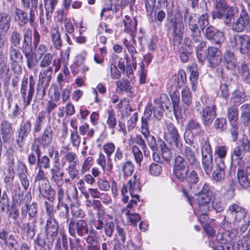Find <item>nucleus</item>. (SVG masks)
Instances as JSON below:
<instances>
[{"instance_id":"a878e982","label":"nucleus","mask_w":250,"mask_h":250,"mask_svg":"<svg viewBox=\"0 0 250 250\" xmlns=\"http://www.w3.org/2000/svg\"><path fill=\"white\" fill-rule=\"evenodd\" d=\"M229 5L227 3L226 0H215L214 2L215 9L212 13L213 19H222L224 13L229 8Z\"/></svg>"},{"instance_id":"ddd939ff","label":"nucleus","mask_w":250,"mask_h":250,"mask_svg":"<svg viewBox=\"0 0 250 250\" xmlns=\"http://www.w3.org/2000/svg\"><path fill=\"white\" fill-rule=\"evenodd\" d=\"M250 152V141L247 137L239 139L237 146L233 149L232 157L236 160H241L245 154Z\"/></svg>"},{"instance_id":"f8f14e48","label":"nucleus","mask_w":250,"mask_h":250,"mask_svg":"<svg viewBox=\"0 0 250 250\" xmlns=\"http://www.w3.org/2000/svg\"><path fill=\"white\" fill-rule=\"evenodd\" d=\"M37 189L39 191L40 194L43 197L46 198L50 202H53L54 201L56 192L52 188L48 180L39 181L35 183Z\"/></svg>"},{"instance_id":"37998d69","label":"nucleus","mask_w":250,"mask_h":250,"mask_svg":"<svg viewBox=\"0 0 250 250\" xmlns=\"http://www.w3.org/2000/svg\"><path fill=\"white\" fill-rule=\"evenodd\" d=\"M190 31V37L194 42H199L202 40L201 29L196 25L195 21L188 24Z\"/></svg>"},{"instance_id":"f257e3e1","label":"nucleus","mask_w":250,"mask_h":250,"mask_svg":"<svg viewBox=\"0 0 250 250\" xmlns=\"http://www.w3.org/2000/svg\"><path fill=\"white\" fill-rule=\"evenodd\" d=\"M227 220L229 218L232 220V222L234 227L240 229V231L244 232L248 229L250 224V212L238 204L233 203L229 205L227 210Z\"/></svg>"},{"instance_id":"6ab92c4d","label":"nucleus","mask_w":250,"mask_h":250,"mask_svg":"<svg viewBox=\"0 0 250 250\" xmlns=\"http://www.w3.org/2000/svg\"><path fill=\"white\" fill-rule=\"evenodd\" d=\"M189 165L188 161L183 156L178 155L175 157L173 172L176 178L184 174L189 168Z\"/></svg>"},{"instance_id":"393cba45","label":"nucleus","mask_w":250,"mask_h":250,"mask_svg":"<svg viewBox=\"0 0 250 250\" xmlns=\"http://www.w3.org/2000/svg\"><path fill=\"white\" fill-rule=\"evenodd\" d=\"M50 180L57 187L62 186L63 184V177L64 172L59 166L55 165L50 169Z\"/></svg>"},{"instance_id":"13d9d810","label":"nucleus","mask_w":250,"mask_h":250,"mask_svg":"<svg viewBox=\"0 0 250 250\" xmlns=\"http://www.w3.org/2000/svg\"><path fill=\"white\" fill-rule=\"evenodd\" d=\"M12 199L13 202L18 205H21L23 201V192L19 186L14 190Z\"/></svg>"},{"instance_id":"4c0bfd02","label":"nucleus","mask_w":250,"mask_h":250,"mask_svg":"<svg viewBox=\"0 0 250 250\" xmlns=\"http://www.w3.org/2000/svg\"><path fill=\"white\" fill-rule=\"evenodd\" d=\"M141 133L146 140L147 144L152 151L157 150V143L155 137L150 135V131L148 127L141 126Z\"/></svg>"},{"instance_id":"f3484780","label":"nucleus","mask_w":250,"mask_h":250,"mask_svg":"<svg viewBox=\"0 0 250 250\" xmlns=\"http://www.w3.org/2000/svg\"><path fill=\"white\" fill-rule=\"evenodd\" d=\"M239 185L244 188H250V167L239 166L237 170Z\"/></svg>"},{"instance_id":"412c9836","label":"nucleus","mask_w":250,"mask_h":250,"mask_svg":"<svg viewBox=\"0 0 250 250\" xmlns=\"http://www.w3.org/2000/svg\"><path fill=\"white\" fill-rule=\"evenodd\" d=\"M181 182H186L189 188L197 184L199 181V176L196 171L191 170L189 171V168L185 172L184 174L181 175L177 178Z\"/></svg>"},{"instance_id":"5701e85b","label":"nucleus","mask_w":250,"mask_h":250,"mask_svg":"<svg viewBox=\"0 0 250 250\" xmlns=\"http://www.w3.org/2000/svg\"><path fill=\"white\" fill-rule=\"evenodd\" d=\"M238 33H236L229 37L227 44L229 48H235L239 50L249 36L246 34Z\"/></svg>"},{"instance_id":"69168bd1","label":"nucleus","mask_w":250,"mask_h":250,"mask_svg":"<svg viewBox=\"0 0 250 250\" xmlns=\"http://www.w3.org/2000/svg\"><path fill=\"white\" fill-rule=\"evenodd\" d=\"M182 100L183 103L188 106H189L192 103V94L187 87L183 88L182 90Z\"/></svg>"},{"instance_id":"0eeeda50","label":"nucleus","mask_w":250,"mask_h":250,"mask_svg":"<svg viewBox=\"0 0 250 250\" xmlns=\"http://www.w3.org/2000/svg\"><path fill=\"white\" fill-rule=\"evenodd\" d=\"M89 230L87 222L83 219L76 221L71 220L68 224V232L70 235L76 238L77 235L79 237L85 236L88 233Z\"/></svg>"},{"instance_id":"a18cd8bd","label":"nucleus","mask_w":250,"mask_h":250,"mask_svg":"<svg viewBox=\"0 0 250 250\" xmlns=\"http://www.w3.org/2000/svg\"><path fill=\"white\" fill-rule=\"evenodd\" d=\"M58 3V0H44L45 15L47 20L51 19L55 7Z\"/></svg>"},{"instance_id":"6e6552de","label":"nucleus","mask_w":250,"mask_h":250,"mask_svg":"<svg viewBox=\"0 0 250 250\" xmlns=\"http://www.w3.org/2000/svg\"><path fill=\"white\" fill-rule=\"evenodd\" d=\"M29 8V16H28V14L26 12L19 8L16 7L15 9V14L16 17V20L20 27H23L28 22H29L31 25H32L34 22L36 10L33 9V8Z\"/></svg>"},{"instance_id":"1a4fd4ad","label":"nucleus","mask_w":250,"mask_h":250,"mask_svg":"<svg viewBox=\"0 0 250 250\" xmlns=\"http://www.w3.org/2000/svg\"><path fill=\"white\" fill-rule=\"evenodd\" d=\"M250 28V16L245 9L241 10L238 19L233 23L231 30L236 33H241Z\"/></svg>"},{"instance_id":"c85d7f7f","label":"nucleus","mask_w":250,"mask_h":250,"mask_svg":"<svg viewBox=\"0 0 250 250\" xmlns=\"http://www.w3.org/2000/svg\"><path fill=\"white\" fill-rule=\"evenodd\" d=\"M201 154L203 168L206 174L210 175L214 166L212 152L201 153Z\"/></svg>"},{"instance_id":"79ce46f5","label":"nucleus","mask_w":250,"mask_h":250,"mask_svg":"<svg viewBox=\"0 0 250 250\" xmlns=\"http://www.w3.org/2000/svg\"><path fill=\"white\" fill-rule=\"evenodd\" d=\"M208 17L207 12L203 13L198 18L196 17V14L194 15L193 19L195 21L196 25L202 31H203L209 25Z\"/></svg>"},{"instance_id":"58836bf2","label":"nucleus","mask_w":250,"mask_h":250,"mask_svg":"<svg viewBox=\"0 0 250 250\" xmlns=\"http://www.w3.org/2000/svg\"><path fill=\"white\" fill-rule=\"evenodd\" d=\"M50 35L54 48L60 50L62 46V40L59 29L57 27L51 28Z\"/></svg>"},{"instance_id":"4d7b16f0","label":"nucleus","mask_w":250,"mask_h":250,"mask_svg":"<svg viewBox=\"0 0 250 250\" xmlns=\"http://www.w3.org/2000/svg\"><path fill=\"white\" fill-rule=\"evenodd\" d=\"M22 171L19 174V177L23 188L27 190L29 186V181L26 174L27 169L25 164H22Z\"/></svg>"},{"instance_id":"39448f33","label":"nucleus","mask_w":250,"mask_h":250,"mask_svg":"<svg viewBox=\"0 0 250 250\" xmlns=\"http://www.w3.org/2000/svg\"><path fill=\"white\" fill-rule=\"evenodd\" d=\"M167 16L164 26L167 31H184V24L181 14L179 12L173 13V9L167 5Z\"/></svg>"},{"instance_id":"5fc2aeb1","label":"nucleus","mask_w":250,"mask_h":250,"mask_svg":"<svg viewBox=\"0 0 250 250\" xmlns=\"http://www.w3.org/2000/svg\"><path fill=\"white\" fill-rule=\"evenodd\" d=\"M45 120L44 114L42 112H40L37 117L33 125V132L37 133L40 132L42 126V124Z\"/></svg>"},{"instance_id":"864d4df0","label":"nucleus","mask_w":250,"mask_h":250,"mask_svg":"<svg viewBox=\"0 0 250 250\" xmlns=\"http://www.w3.org/2000/svg\"><path fill=\"white\" fill-rule=\"evenodd\" d=\"M21 38L22 36L20 32L17 30H14L11 33L9 38L10 42V46L13 45V46L17 47L20 44Z\"/></svg>"},{"instance_id":"473e14b6","label":"nucleus","mask_w":250,"mask_h":250,"mask_svg":"<svg viewBox=\"0 0 250 250\" xmlns=\"http://www.w3.org/2000/svg\"><path fill=\"white\" fill-rule=\"evenodd\" d=\"M183 156L188 161L189 166L191 167H199V162L196 157L195 153L189 146H186L183 149Z\"/></svg>"},{"instance_id":"aec40b11","label":"nucleus","mask_w":250,"mask_h":250,"mask_svg":"<svg viewBox=\"0 0 250 250\" xmlns=\"http://www.w3.org/2000/svg\"><path fill=\"white\" fill-rule=\"evenodd\" d=\"M223 238L221 244L217 246L215 250H233L236 237L233 232L226 233L221 236Z\"/></svg>"},{"instance_id":"774afa93","label":"nucleus","mask_w":250,"mask_h":250,"mask_svg":"<svg viewBox=\"0 0 250 250\" xmlns=\"http://www.w3.org/2000/svg\"><path fill=\"white\" fill-rule=\"evenodd\" d=\"M70 250H85L81 244V239L79 237L75 239H69Z\"/></svg>"},{"instance_id":"c9c22d12","label":"nucleus","mask_w":250,"mask_h":250,"mask_svg":"<svg viewBox=\"0 0 250 250\" xmlns=\"http://www.w3.org/2000/svg\"><path fill=\"white\" fill-rule=\"evenodd\" d=\"M186 130L191 132H195L196 136H203L204 130L202 128L201 124L196 120L191 119L189 120L186 125Z\"/></svg>"},{"instance_id":"f704fd0d","label":"nucleus","mask_w":250,"mask_h":250,"mask_svg":"<svg viewBox=\"0 0 250 250\" xmlns=\"http://www.w3.org/2000/svg\"><path fill=\"white\" fill-rule=\"evenodd\" d=\"M123 23L125 32L132 35L136 31L137 21L135 18H130V16H125L123 20Z\"/></svg>"},{"instance_id":"603ef678","label":"nucleus","mask_w":250,"mask_h":250,"mask_svg":"<svg viewBox=\"0 0 250 250\" xmlns=\"http://www.w3.org/2000/svg\"><path fill=\"white\" fill-rule=\"evenodd\" d=\"M247 96L244 92L236 90L233 92L231 97V101L235 104L234 105H239L246 100Z\"/></svg>"},{"instance_id":"a19ab883","label":"nucleus","mask_w":250,"mask_h":250,"mask_svg":"<svg viewBox=\"0 0 250 250\" xmlns=\"http://www.w3.org/2000/svg\"><path fill=\"white\" fill-rule=\"evenodd\" d=\"M53 71L52 68H42L39 73L38 82L49 85L53 74Z\"/></svg>"},{"instance_id":"052dcab7","label":"nucleus","mask_w":250,"mask_h":250,"mask_svg":"<svg viewBox=\"0 0 250 250\" xmlns=\"http://www.w3.org/2000/svg\"><path fill=\"white\" fill-rule=\"evenodd\" d=\"M6 165L7 171L13 172L15 168V158L13 155V151L12 149L8 150L6 156Z\"/></svg>"},{"instance_id":"6e6d98bb","label":"nucleus","mask_w":250,"mask_h":250,"mask_svg":"<svg viewBox=\"0 0 250 250\" xmlns=\"http://www.w3.org/2000/svg\"><path fill=\"white\" fill-rule=\"evenodd\" d=\"M212 206L217 212H221L224 209L225 203L222 199L215 195L213 198Z\"/></svg>"},{"instance_id":"2f4dec72","label":"nucleus","mask_w":250,"mask_h":250,"mask_svg":"<svg viewBox=\"0 0 250 250\" xmlns=\"http://www.w3.org/2000/svg\"><path fill=\"white\" fill-rule=\"evenodd\" d=\"M1 134L4 142H7L11 138L13 133V127L8 120H2L0 124Z\"/></svg>"},{"instance_id":"ea45409f","label":"nucleus","mask_w":250,"mask_h":250,"mask_svg":"<svg viewBox=\"0 0 250 250\" xmlns=\"http://www.w3.org/2000/svg\"><path fill=\"white\" fill-rule=\"evenodd\" d=\"M224 13V21L225 24L230 26L231 23L232 19L237 17L239 13V10L237 7L229 6V8Z\"/></svg>"},{"instance_id":"72a5a7b5","label":"nucleus","mask_w":250,"mask_h":250,"mask_svg":"<svg viewBox=\"0 0 250 250\" xmlns=\"http://www.w3.org/2000/svg\"><path fill=\"white\" fill-rule=\"evenodd\" d=\"M41 61L40 66L42 68H52L55 66V71H57L59 67L56 66V62L55 60L53 61L52 55L50 53L45 54L42 56H40Z\"/></svg>"},{"instance_id":"cd10ccee","label":"nucleus","mask_w":250,"mask_h":250,"mask_svg":"<svg viewBox=\"0 0 250 250\" xmlns=\"http://www.w3.org/2000/svg\"><path fill=\"white\" fill-rule=\"evenodd\" d=\"M32 150L34 151L37 156V166L39 168L49 169L50 167V160L47 155L41 157V150L39 146L32 147Z\"/></svg>"},{"instance_id":"4be33fe9","label":"nucleus","mask_w":250,"mask_h":250,"mask_svg":"<svg viewBox=\"0 0 250 250\" xmlns=\"http://www.w3.org/2000/svg\"><path fill=\"white\" fill-rule=\"evenodd\" d=\"M237 62L234 52L230 48H227L223 55L224 66L228 70H233L236 66Z\"/></svg>"},{"instance_id":"49530a36","label":"nucleus","mask_w":250,"mask_h":250,"mask_svg":"<svg viewBox=\"0 0 250 250\" xmlns=\"http://www.w3.org/2000/svg\"><path fill=\"white\" fill-rule=\"evenodd\" d=\"M227 116L230 124L238 123V109L236 106L233 105L228 108Z\"/></svg>"},{"instance_id":"f03ea898","label":"nucleus","mask_w":250,"mask_h":250,"mask_svg":"<svg viewBox=\"0 0 250 250\" xmlns=\"http://www.w3.org/2000/svg\"><path fill=\"white\" fill-rule=\"evenodd\" d=\"M23 39L22 41L21 50L24 54L26 65L29 70H32L37 66L38 61L34 57L33 52L32 32L29 28H24L23 30Z\"/></svg>"},{"instance_id":"c03bdc74","label":"nucleus","mask_w":250,"mask_h":250,"mask_svg":"<svg viewBox=\"0 0 250 250\" xmlns=\"http://www.w3.org/2000/svg\"><path fill=\"white\" fill-rule=\"evenodd\" d=\"M49 85L38 82L35 96V102H39L43 99L46 95V89Z\"/></svg>"},{"instance_id":"680f3d73","label":"nucleus","mask_w":250,"mask_h":250,"mask_svg":"<svg viewBox=\"0 0 250 250\" xmlns=\"http://www.w3.org/2000/svg\"><path fill=\"white\" fill-rule=\"evenodd\" d=\"M21 230L24 235L30 239H32L35 236L34 228H33L29 223H25L22 224Z\"/></svg>"},{"instance_id":"423d86ee","label":"nucleus","mask_w":250,"mask_h":250,"mask_svg":"<svg viewBox=\"0 0 250 250\" xmlns=\"http://www.w3.org/2000/svg\"><path fill=\"white\" fill-rule=\"evenodd\" d=\"M8 56L12 71L17 75L22 72L21 63L23 62V56L20 50L16 47L10 46L8 48Z\"/></svg>"},{"instance_id":"9b49d317","label":"nucleus","mask_w":250,"mask_h":250,"mask_svg":"<svg viewBox=\"0 0 250 250\" xmlns=\"http://www.w3.org/2000/svg\"><path fill=\"white\" fill-rule=\"evenodd\" d=\"M31 123L29 120L23 122L18 128L16 134V141L19 147L22 148L24 141L31 132Z\"/></svg>"},{"instance_id":"bb28decb","label":"nucleus","mask_w":250,"mask_h":250,"mask_svg":"<svg viewBox=\"0 0 250 250\" xmlns=\"http://www.w3.org/2000/svg\"><path fill=\"white\" fill-rule=\"evenodd\" d=\"M214 170L212 171V178L216 182L221 183L225 180L226 173L225 169L226 166L225 163L218 162L215 163Z\"/></svg>"},{"instance_id":"de8ad7c7","label":"nucleus","mask_w":250,"mask_h":250,"mask_svg":"<svg viewBox=\"0 0 250 250\" xmlns=\"http://www.w3.org/2000/svg\"><path fill=\"white\" fill-rule=\"evenodd\" d=\"M189 70L190 72L189 81L192 85V90L195 91L196 89V84L199 77V72L197 70V67L195 65L189 66Z\"/></svg>"},{"instance_id":"3c124183","label":"nucleus","mask_w":250,"mask_h":250,"mask_svg":"<svg viewBox=\"0 0 250 250\" xmlns=\"http://www.w3.org/2000/svg\"><path fill=\"white\" fill-rule=\"evenodd\" d=\"M121 167L123 174L125 176H131L133 171L134 166L133 163L130 160H127L121 163Z\"/></svg>"},{"instance_id":"e2e57ef3","label":"nucleus","mask_w":250,"mask_h":250,"mask_svg":"<svg viewBox=\"0 0 250 250\" xmlns=\"http://www.w3.org/2000/svg\"><path fill=\"white\" fill-rule=\"evenodd\" d=\"M97 162L104 171H110L112 169V164L111 163L106 166L105 156L102 153L99 154Z\"/></svg>"},{"instance_id":"a211bd4d","label":"nucleus","mask_w":250,"mask_h":250,"mask_svg":"<svg viewBox=\"0 0 250 250\" xmlns=\"http://www.w3.org/2000/svg\"><path fill=\"white\" fill-rule=\"evenodd\" d=\"M198 197V204L200 206L208 204L211 201L212 192L207 184L203 185L202 189L195 194Z\"/></svg>"},{"instance_id":"c756f323","label":"nucleus","mask_w":250,"mask_h":250,"mask_svg":"<svg viewBox=\"0 0 250 250\" xmlns=\"http://www.w3.org/2000/svg\"><path fill=\"white\" fill-rule=\"evenodd\" d=\"M216 107L203 109L201 120L205 126L209 125L216 116Z\"/></svg>"},{"instance_id":"338daca9","label":"nucleus","mask_w":250,"mask_h":250,"mask_svg":"<svg viewBox=\"0 0 250 250\" xmlns=\"http://www.w3.org/2000/svg\"><path fill=\"white\" fill-rule=\"evenodd\" d=\"M227 127L226 119L224 118H217L214 122V127L220 132H223L226 130Z\"/></svg>"},{"instance_id":"09e8293b","label":"nucleus","mask_w":250,"mask_h":250,"mask_svg":"<svg viewBox=\"0 0 250 250\" xmlns=\"http://www.w3.org/2000/svg\"><path fill=\"white\" fill-rule=\"evenodd\" d=\"M87 245L100 243L98 232L93 228L89 229L87 236L85 238Z\"/></svg>"},{"instance_id":"0e129e2a","label":"nucleus","mask_w":250,"mask_h":250,"mask_svg":"<svg viewBox=\"0 0 250 250\" xmlns=\"http://www.w3.org/2000/svg\"><path fill=\"white\" fill-rule=\"evenodd\" d=\"M155 106L153 109V115L158 120H160L163 116V104L159 102V100L155 101Z\"/></svg>"},{"instance_id":"e433bc0d","label":"nucleus","mask_w":250,"mask_h":250,"mask_svg":"<svg viewBox=\"0 0 250 250\" xmlns=\"http://www.w3.org/2000/svg\"><path fill=\"white\" fill-rule=\"evenodd\" d=\"M170 98L172 104V108L173 112L177 120H179L181 118V108L179 106L180 99V95L178 92H174L170 94Z\"/></svg>"},{"instance_id":"bf43d9fd","label":"nucleus","mask_w":250,"mask_h":250,"mask_svg":"<svg viewBox=\"0 0 250 250\" xmlns=\"http://www.w3.org/2000/svg\"><path fill=\"white\" fill-rule=\"evenodd\" d=\"M199 44L197 47L196 54L197 57L199 62L203 63L205 61V51L203 49L206 46V42L203 41L202 40L198 42Z\"/></svg>"},{"instance_id":"b1692460","label":"nucleus","mask_w":250,"mask_h":250,"mask_svg":"<svg viewBox=\"0 0 250 250\" xmlns=\"http://www.w3.org/2000/svg\"><path fill=\"white\" fill-rule=\"evenodd\" d=\"M191 43V41L188 39H185L184 43L178 49V53L180 60L183 62H186L188 61L189 55L192 52Z\"/></svg>"},{"instance_id":"4468645a","label":"nucleus","mask_w":250,"mask_h":250,"mask_svg":"<svg viewBox=\"0 0 250 250\" xmlns=\"http://www.w3.org/2000/svg\"><path fill=\"white\" fill-rule=\"evenodd\" d=\"M205 60L208 61L211 67L218 66L221 62V51L218 47L210 46L205 51Z\"/></svg>"},{"instance_id":"9d476101","label":"nucleus","mask_w":250,"mask_h":250,"mask_svg":"<svg viewBox=\"0 0 250 250\" xmlns=\"http://www.w3.org/2000/svg\"><path fill=\"white\" fill-rule=\"evenodd\" d=\"M205 37L213 43L219 47L224 41V35L223 32L218 30L211 25H209L203 31Z\"/></svg>"},{"instance_id":"2eb2a0df","label":"nucleus","mask_w":250,"mask_h":250,"mask_svg":"<svg viewBox=\"0 0 250 250\" xmlns=\"http://www.w3.org/2000/svg\"><path fill=\"white\" fill-rule=\"evenodd\" d=\"M46 238L54 241L59 234V225L55 218H48L45 226Z\"/></svg>"},{"instance_id":"20e7f679","label":"nucleus","mask_w":250,"mask_h":250,"mask_svg":"<svg viewBox=\"0 0 250 250\" xmlns=\"http://www.w3.org/2000/svg\"><path fill=\"white\" fill-rule=\"evenodd\" d=\"M36 80L33 75L29 76L28 82V78L24 77L21 81L20 94L23 101L24 107L29 106L33 99L35 93Z\"/></svg>"},{"instance_id":"8fccbe9b","label":"nucleus","mask_w":250,"mask_h":250,"mask_svg":"<svg viewBox=\"0 0 250 250\" xmlns=\"http://www.w3.org/2000/svg\"><path fill=\"white\" fill-rule=\"evenodd\" d=\"M227 149L225 146L218 145L216 146L214 153L217 155L218 158H215V162L218 163V162H221L222 163H225L224 158L227 155Z\"/></svg>"},{"instance_id":"7c9ffc66","label":"nucleus","mask_w":250,"mask_h":250,"mask_svg":"<svg viewBox=\"0 0 250 250\" xmlns=\"http://www.w3.org/2000/svg\"><path fill=\"white\" fill-rule=\"evenodd\" d=\"M139 179L137 178V176L135 174L133 177L128 182L127 185L128 186V189L129 193L132 198H135L139 201V195L138 192L140 191L141 186L140 183L139 181Z\"/></svg>"},{"instance_id":"7ed1b4c3","label":"nucleus","mask_w":250,"mask_h":250,"mask_svg":"<svg viewBox=\"0 0 250 250\" xmlns=\"http://www.w3.org/2000/svg\"><path fill=\"white\" fill-rule=\"evenodd\" d=\"M164 139L169 147L180 154L183 152V146L178 129L171 122L165 123Z\"/></svg>"},{"instance_id":"dca6fc26","label":"nucleus","mask_w":250,"mask_h":250,"mask_svg":"<svg viewBox=\"0 0 250 250\" xmlns=\"http://www.w3.org/2000/svg\"><path fill=\"white\" fill-rule=\"evenodd\" d=\"M53 130L50 125H48L43 130L42 135L34 139V141L39 144L38 145L46 148L51 144L53 140Z\"/></svg>"}]
</instances>
